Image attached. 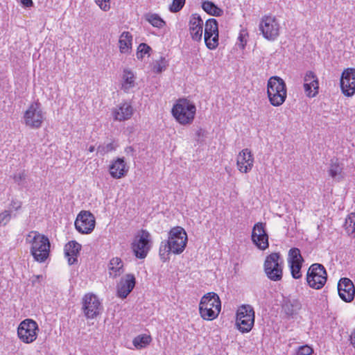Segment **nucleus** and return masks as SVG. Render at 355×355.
<instances>
[{"label": "nucleus", "mask_w": 355, "mask_h": 355, "mask_svg": "<svg viewBox=\"0 0 355 355\" xmlns=\"http://www.w3.org/2000/svg\"><path fill=\"white\" fill-rule=\"evenodd\" d=\"M187 243V234L182 227H173L168 232V240L161 242L159 250L160 259L164 261L169 259L171 252L179 254L185 249Z\"/></svg>", "instance_id": "nucleus-1"}, {"label": "nucleus", "mask_w": 355, "mask_h": 355, "mask_svg": "<svg viewBox=\"0 0 355 355\" xmlns=\"http://www.w3.org/2000/svg\"><path fill=\"white\" fill-rule=\"evenodd\" d=\"M26 241L30 244L31 254L37 262H44L50 252V241L49 239L37 232H31L26 236Z\"/></svg>", "instance_id": "nucleus-2"}, {"label": "nucleus", "mask_w": 355, "mask_h": 355, "mask_svg": "<svg viewBox=\"0 0 355 355\" xmlns=\"http://www.w3.org/2000/svg\"><path fill=\"white\" fill-rule=\"evenodd\" d=\"M221 310V302L218 295L213 292L204 295L200 301L199 313L205 320L216 319Z\"/></svg>", "instance_id": "nucleus-3"}, {"label": "nucleus", "mask_w": 355, "mask_h": 355, "mask_svg": "<svg viewBox=\"0 0 355 355\" xmlns=\"http://www.w3.org/2000/svg\"><path fill=\"white\" fill-rule=\"evenodd\" d=\"M171 112L180 124L190 125L194 120L196 107L192 101L187 98H180L173 105Z\"/></svg>", "instance_id": "nucleus-4"}, {"label": "nucleus", "mask_w": 355, "mask_h": 355, "mask_svg": "<svg viewBox=\"0 0 355 355\" xmlns=\"http://www.w3.org/2000/svg\"><path fill=\"white\" fill-rule=\"evenodd\" d=\"M267 95L270 104L275 107L282 105L287 97L284 80L279 76L270 77L267 83Z\"/></svg>", "instance_id": "nucleus-5"}, {"label": "nucleus", "mask_w": 355, "mask_h": 355, "mask_svg": "<svg viewBox=\"0 0 355 355\" xmlns=\"http://www.w3.org/2000/svg\"><path fill=\"white\" fill-rule=\"evenodd\" d=\"M255 313L253 307L249 304L240 306L236 311V326L243 333L250 332L254 327Z\"/></svg>", "instance_id": "nucleus-6"}, {"label": "nucleus", "mask_w": 355, "mask_h": 355, "mask_svg": "<svg viewBox=\"0 0 355 355\" xmlns=\"http://www.w3.org/2000/svg\"><path fill=\"white\" fill-rule=\"evenodd\" d=\"M284 259L278 252L268 255L265 259L263 268L268 279L274 282L282 279L283 275Z\"/></svg>", "instance_id": "nucleus-7"}, {"label": "nucleus", "mask_w": 355, "mask_h": 355, "mask_svg": "<svg viewBox=\"0 0 355 355\" xmlns=\"http://www.w3.org/2000/svg\"><path fill=\"white\" fill-rule=\"evenodd\" d=\"M23 119L26 126L32 129L40 128L45 119L41 104L37 101L31 103L25 110Z\"/></svg>", "instance_id": "nucleus-8"}, {"label": "nucleus", "mask_w": 355, "mask_h": 355, "mask_svg": "<svg viewBox=\"0 0 355 355\" xmlns=\"http://www.w3.org/2000/svg\"><path fill=\"white\" fill-rule=\"evenodd\" d=\"M39 332L40 328L37 323L30 318L22 320L17 329L18 338L25 344H31L35 342Z\"/></svg>", "instance_id": "nucleus-9"}, {"label": "nucleus", "mask_w": 355, "mask_h": 355, "mask_svg": "<svg viewBox=\"0 0 355 355\" xmlns=\"http://www.w3.org/2000/svg\"><path fill=\"white\" fill-rule=\"evenodd\" d=\"M307 284L313 289H321L327 280L325 268L320 263H313L309 268L306 273Z\"/></svg>", "instance_id": "nucleus-10"}, {"label": "nucleus", "mask_w": 355, "mask_h": 355, "mask_svg": "<svg viewBox=\"0 0 355 355\" xmlns=\"http://www.w3.org/2000/svg\"><path fill=\"white\" fill-rule=\"evenodd\" d=\"M259 30L264 38L270 41L275 40L279 35L280 24L273 16H264L261 19Z\"/></svg>", "instance_id": "nucleus-11"}, {"label": "nucleus", "mask_w": 355, "mask_h": 355, "mask_svg": "<svg viewBox=\"0 0 355 355\" xmlns=\"http://www.w3.org/2000/svg\"><path fill=\"white\" fill-rule=\"evenodd\" d=\"M150 234L146 230H141L134 239L132 249L139 259L145 258L150 249Z\"/></svg>", "instance_id": "nucleus-12"}, {"label": "nucleus", "mask_w": 355, "mask_h": 355, "mask_svg": "<svg viewBox=\"0 0 355 355\" xmlns=\"http://www.w3.org/2000/svg\"><path fill=\"white\" fill-rule=\"evenodd\" d=\"M340 87L342 94L348 98L355 94V68L345 69L340 79Z\"/></svg>", "instance_id": "nucleus-13"}, {"label": "nucleus", "mask_w": 355, "mask_h": 355, "mask_svg": "<svg viewBox=\"0 0 355 355\" xmlns=\"http://www.w3.org/2000/svg\"><path fill=\"white\" fill-rule=\"evenodd\" d=\"M83 311L88 319H93L99 315L102 310L101 303L98 297L87 293L83 298Z\"/></svg>", "instance_id": "nucleus-14"}, {"label": "nucleus", "mask_w": 355, "mask_h": 355, "mask_svg": "<svg viewBox=\"0 0 355 355\" xmlns=\"http://www.w3.org/2000/svg\"><path fill=\"white\" fill-rule=\"evenodd\" d=\"M204 40L206 46L210 50L216 49L218 46V26L216 19H209L205 24Z\"/></svg>", "instance_id": "nucleus-15"}, {"label": "nucleus", "mask_w": 355, "mask_h": 355, "mask_svg": "<svg viewBox=\"0 0 355 355\" xmlns=\"http://www.w3.org/2000/svg\"><path fill=\"white\" fill-rule=\"evenodd\" d=\"M95 225V217L89 211H81L75 221L76 229L81 234H90L94 230Z\"/></svg>", "instance_id": "nucleus-16"}, {"label": "nucleus", "mask_w": 355, "mask_h": 355, "mask_svg": "<svg viewBox=\"0 0 355 355\" xmlns=\"http://www.w3.org/2000/svg\"><path fill=\"white\" fill-rule=\"evenodd\" d=\"M304 259L298 248H291L288 254V263L291 269V275L294 279H300L302 277L301 268Z\"/></svg>", "instance_id": "nucleus-17"}, {"label": "nucleus", "mask_w": 355, "mask_h": 355, "mask_svg": "<svg viewBox=\"0 0 355 355\" xmlns=\"http://www.w3.org/2000/svg\"><path fill=\"white\" fill-rule=\"evenodd\" d=\"M252 241L260 250H264L268 248V236L265 230V224L256 223L252 229Z\"/></svg>", "instance_id": "nucleus-18"}, {"label": "nucleus", "mask_w": 355, "mask_h": 355, "mask_svg": "<svg viewBox=\"0 0 355 355\" xmlns=\"http://www.w3.org/2000/svg\"><path fill=\"white\" fill-rule=\"evenodd\" d=\"M254 162V155L248 148L242 150L236 157L237 168L243 173H249L253 168Z\"/></svg>", "instance_id": "nucleus-19"}, {"label": "nucleus", "mask_w": 355, "mask_h": 355, "mask_svg": "<svg viewBox=\"0 0 355 355\" xmlns=\"http://www.w3.org/2000/svg\"><path fill=\"white\" fill-rule=\"evenodd\" d=\"M136 284L135 277L132 274L123 276L116 284V295L121 299H125L133 290Z\"/></svg>", "instance_id": "nucleus-20"}, {"label": "nucleus", "mask_w": 355, "mask_h": 355, "mask_svg": "<svg viewBox=\"0 0 355 355\" xmlns=\"http://www.w3.org/2000/svg\"><path fill=\"white\" fill-rule=\"evenodd\" d=\"M339 297L345 302H351L355 296V287L348 278H341L338 284Z\"/></svg>", "instance_id": "nucleus-21"}, {"label": "nucleus", "mask_w": 355, "mask_h": 355, "mask_svg": "<svg viewBox=\"0 0 355 355\" xmlns=\"http://www.w3.org/2000/svg\"><path fill=\"white\" fill-rule=\"evenodd\" d=\"M304 89L306 95L309 98L315 97L318 94L319 83L314 72L309 71L305 73Z\"/></svg>", "instance_id": "nucleus-22"}, {"label": "nucleus", "mask_w": 355, "mask_h": 355, "mask_svg": "<svg viewBox=\"0 0 355 355\" xmlns=\"http://www.w3.org/2000/svg\"><path fill=\"white\" fill-rule=\"evenodd\" d=\"M203 21L198 14H192L189 21V30L191 38L195 41H200L203 33Z\"/></svg>", "instance_id": "nucleus-23"}, {"label": "nucleus", "mask_w": 355, "mask_h": 355, "mask_svg": "<svg viewBox=\"0 0 355 355\" xmlns=\"http://www.w3.org/2000/svg\"><path fill=\"white\" fill-rule=\"evenodd\" d=\"M327 173L328 175L336 182H341L345 178L344 164L340 162L338 158L331 159Z\"/></svg>", "instance_id": "nucleus-24"}, {"label": "nucleus", "mask_w": 355, "mask_h": 355, "mask_svg": "<svg viewBox=\"0 0 355 355\" xmlns=\"http://www.w3.org/2000/svg\"><path fill=\"white\" fill-rule=\"evenodd\" d=\"M133 114V107L130 103L124 102L120 103L112 111L114 119L119 121H125Z\"/></svg>", "instance_id": "nucleus-25"}, {"label": "nucleus", "mask_w": 355, "mask_h": 355, "mask_svg": "<svg viewBox=\"0 0 355 355\" xmlns=\"http://www.w3.org/2000/svg\"><path fill=\"white\" fill-rule=\"evenodd\" d=\"M109 171L113 178L120 179L127 174L128 167L123 158H117L110 165Z\"/></svg>", "instance_id": "nucleus-26"}, {"label": "nucleus", "mask_w": 355, "mask_h": 355, "mask_svg": "<svg viewBox=\"0 0 355 355\" xmlns=\"http://www.w3.org/2000/svg\"><path fill=\"white\" fill-rule=\"evenodd\" d=\"M81 250V245L75 241L68 242L64 246V256L69 265L78 261V257Z\"/></svg>", "instance_id": "nucleus-27"}, {"label": "nucleus", "mask_w": 355, "mask_h": 355, "mask_svg": "<svg viewBox=\"0 0 355 355\" xmlns=\"http://www.w3.org/2000/svg\"><path fill=\"white\" fill-rule=\"evenodd\" d=\"M302 309V304L299 300L295 298H287L284 300L282 311L288 316L294 318Z\"/></svg>", "instance_id": "nucleus-28"}, {"label": "nucleus", "mask_w": 355, "mask_h": 355, "mask_svg": "<svg viewBox=\"0 0 355 355\" xmlns=\"http://www.w3.org/2000/svg\"><path fill=\"white\" fill-rule=\"evenodd\" d=\"M109 277L115 279L121 275L124 271L123 262L119 257H113L107 265Z\"/></svg>", "instance_id": "nucleus-29"}, {"label": "nucleus", "mask_w": 355, "mask_h": 355, "mask_svg": "<svg viewBox=\"0 0 355 355\" xmlns=\"http://www.w3.org/2000/svg\"><path fill=\"white\" fill-rule=\"evenodd\" d=\"M136 78L135 73L128 69H123L121 77V88L125 93H129L136 86Z\"/></svg>", "instance_id": "nucleus-30"}, {"label": "nucleus", "mask_w": 355, "mask_h": 355, "mask_svg": "<svg viewBox=\"0 0 355 355\" xmlns=\"http://www.w3.org/2000/svg\"><path fill=\"white\" fill-rule=\"evenodd\" d=\"M132 46V36L128 32H123L119 36V48L121 53L129 54Z\"/></svg>", "instance_id": "nucleus-31"}, {"label": "nucleus", "mask_w": 355, "mask_h": 355, "mask_svg": "<svg viewBox=\"0 0 355 355\" xmlns=\"http://www.w3.org/2000/svg\"><path fill=\"white\" fill-rule=\"evenodd\" d=\"M145 19L153 27L162 28L166 26V21L157 13H147Z\"/></svg>", "instance_id": "nucleus-32"}, {"label": "nucleus", "mask_w": 355, "mask_h": 355, "mask_svg": "<svg viewBox=\"0 0 355 355\" xmlns=\"http://www.w3.org/2000/svg\"><path fill=\"white\" fill-rule=\"evenodd\" d=\"M151 340L152 338L150 335L140 334L133 339L132 344L137 349H141L146 347Z\"/></svg>", "instance_id": "nucleus-33"}, {"label": "nucleus", "mask_w": 355, "mask_h": 355, "mask_svg": "<svg viewBox=\"0 0 355 355\" xmlns=\"http://www.w3.org/2000/svg\"><path fill=\"white\" fill-rule=\"evenodd\" d=\"M202 9L208 14L213 16H221L223 10L209 1H204L202 4Z\"/></svg>", "instance_id": "nucleus-34"}, {"label": "nucleus", "mask_w": 355, "mask_h": 355, "mask_svg": "<svg viewBox=\"0 0 355 355\" xmlns=\"http://www.w3.org/2000/svg\"><path fill=\"white\" fill-rule=\"evenodd\" d=\"M345 228L349 236H355V213H351L345 219Z\"/></svg>", "instance_id": "nucleus-35"}, {"label": "nucleus", "mask_w": 355, "mask_h": 355, "mask_svg": "<svg viewBox=\"0 0 355 355\" xmlns=\"http://www.w3.org/2000/svg\"><path fill=\"white\" fill-rule=\"evenodd\" d=\"M167 66V60L164 57H161L159 60H155L153 62L152 70L155 73H159L165 71L166 69Z\"/></svg>", "instance_id": "nucleus-36"}, {"label": "nucleus", "mask_w": 355, "mask_h": 355, "mask_svg": "<svg viewBox=\"0 0 355 355\" xmlns=\"http://www.w3.org/2000/svg\"><path fill=\"white\" fill-rule=\"evenodd\" d=\"M117 145L114 142H110L99 145L97 148V154L104 155L116 150Z\"/></svg>", "instance_id": "nucleus-37"}, {"label": "nucleus", "mask_w": 355, "mask_h": 355, "mask_svg": "<svg viewBox=\"0 0 355 355\" xmlns=\"http://www.w3.org/2000/svg\"><path fill=\"white\" fill-rule=\"evenodd\" d=\"M26 178L27 175L24 170L16 172L13 175V180L15 182L22 187H26Z\"/></svg>", "instance_id": "nucleus-38"}, {"label": "nucleus", "mask_w": 355, "mask_h": 355, "mask_svg": "<svg viewBox=\"0 0 355 355\" xmlns=\"http://www.w3.org/2000/svg\"><path fill=\"white\" fill-rule=\"evenodd\" d=\"M186 0H172L168 6L171 12L175 13L180 11L185 5Z\"/></svg>", "instance_id": "nucleus-39"}, {"label": "nucleus", "mask_w": 355, "mask_h": 355, "mask_svg": "<svg viewBox=\"0 0 355 355\" xmlns=\"http://www.w3.org/2000/svg\"><path fill=\"white\" fill-rule=\"evenodd\" d=\"M151 48L145 43H141L139 45L137 48V57L138 59H142L143 57L148 54Z\"/></svg>", "instance_id": "nucleus-40"}, {"label": "nucleus", "mask_w": 355, "mask_h": 355, "mask_svg": "<svg viewBox=\"0 0 355 355\" xmlns=\"http://www.w3.org/2000/svg\"><path fill=\"white\" fill-rule=\"evenodd\" d=\"M247 36H248L247 31L244 30V29L241 30L239 37H238V42H237V45L241 49H244L245 46H246Z\"/></svg>", "instance_id": "nucleus-41"}, {"label": "nucleus", "mask_w": 355, "mask_h": 355, "mask_svg": "<svg viewBox=\"0 0 355 355\" xmlns=\"http://www.w3.org/2000/svg\"><path fill=\"white\" fill-rule=\"evenodd\" d=\"M11 218V211L5 210L0 213V226L6 225Z\"/></svg>", "instance_id": "nucleus-42"}, {"label": "nucleus", "mask_w": 355, "mask_h": 355, "mask_svg": "<svg viewBox=\"0 0 355 355\" xmlns=\"http://www.w3.org/2000/svg\"><path fill=\"white\" fill-rule=\"evenodd\" d=\"M313 349L309 345H305L298 347L297 355H311Z\"/></svg>", "instance_id": "nucleus-43"}, {"label": "nucleus", "mask_w": 355, "mask_h": 355, "mask_svg": "<svg viewBox=\"0 0 355 355\" xmlns=\"http://www.w3.org/2000/svg\"><path fill=\"white\" fill-rule=\"evenodd\" d=\"M96 3L104 11L110 8V0H95Z\"/></svg>", "instance_id": "nucleus-44"}, {"label": "nucleus", "mask_w": 355, "mask_h": 355, "mask_svg": "<svg viewBox=\"0 0 355 355\" xmlns=\"http://www.w3.org/2000/svg\"><path fill=\"white\" fill-rule=\"evenodd\" d=\"M21 207V202L18 200H12L10 204V209L15 211L18 210Z\"/></svg>", "instance_id": "nucleus-45"}, {"label": "nucleus", "mask_w": 355, "mask_h": 355, "mask_svg": "<svg viewBox=\"0 0 355 355\" xmlns=\"http://www.w3.org/2000/svg\"><path fill=\"white\" fill-rule=\"evenodd\" d=\"M350 344L355 347V329L352 331L349 336Z\"/></svg>", "instance_id": "nucleus-46"}, {"label": "nucleus", "mask_w": 355, "mask_h": 355, "mask_svg": "<svg viewBox=\"0 0 355 355\" xmlns=\"http://www.w3.org/2000/svg\"><path fill=\"white\" fill-rule=\"evenodd\" d=\"M134 148L132 146H128L125 149V152L127 155H130L131 156H134Z\"/></svg>", "instance_id": "nucleus-47"}, {"label": "nucleus", "mask_w": 355, "mask_h": 355, "mask_svg": "<svg viewBox=\"0 0 355 355\" xmlns=\"http://www.w3.org/2000/svg\"><path fill=\"white\" fill-rule=\"evenodd\" d=\"M21 3L25 7H31L33 6V1L32 0H20Z\"/></svg>", "instance_id": "nucleus-48"}, {"label": "nucleus", "mask_w": 355, "mask_h": 355, "mask_svg": "<svg viewBox=\"0 0 355 355\" xmlns=\"http://www.w3.org/2000/svg\"><path fill=\"white\" fill-rule=\"evenodd\" d=\"M40 279H42V275H37L35 277V279H33V283H35L37 281H39Z\"/></svg>", "instance_id": "nucleus-49"}, {"label": "nucleus", "mask_w": 355, "mask_h": 355, "mask_svg": "<svg viewBox=\"0 0 355 355\" xmlns=\"http://www.w3.org/2000/svg\"><path fill=\"white\" fill-rule=\"evenodd\" d=\"M88 150H89V152L92 153L95 150V147L94 146H91L88 148Z\"/></svg>", "instance_id": "nucleus-50"}]
</instances>
